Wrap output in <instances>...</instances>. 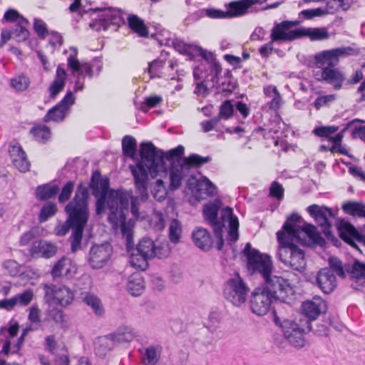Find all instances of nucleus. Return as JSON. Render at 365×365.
<instances>
[{
    "label": "nucleus",
    "instance_id": "nucleus-1",
    "mask_svg": "<svg viewBox=\"0 0 365 365\" xmlns=\"http://www.w3.org/2000/svg\"><path fill=\"white\" fill-rule=\"evenodd\" d=\"M110 180L107 177L102 178L99 171L93 173L90 187L92 194L98 197L96 201V213H102L106 205L110 210L108 219L113 225L120 223V230L123 237L127 241L128 247L133 246V237L132 229L126 225V214L129 207V200H130V212L133 216L138 218L140 216L139 207L140 202H145L148 198L143 200L141 195L135 189L139 196H133L132 190H124L121 189H109ZM135 188L136 187L135 186Z\"/></svg>",
    "mask_w": 365,
    "mask_h": 365
},
{
    "label": "nucleus",
    "instance_id": "nucleus-2",
    "mask_svg": "<svg viewBox=\"0 0 365 365\" xmlns=\"http://www.w3.org/2000/svg\"><path fill=\"white\" fill-rule=\"evenodd\" d=\"M302 222L301 216L293 213L287 217L283 230L277 233L279 261L287 267L298 272H302L307 264L304 250L298 247L295 242L302 246L319 245L324 247L326 245L325 240L314 225L306 222L301 225Z\"/></svg>",
    "mask_w": 365,
    "mask_h": 365
},
{
    "label": "nucleus",
    "instance_id": "nucleus-3",
    "mask_svg": "<svg viewBox=\"0 0 365 365\" xmlns=\"http://www.w3.org/2000/svg\"><path fill=\"white\" fill-rule=\"evenodd\" d=\"M140 160L135 165H130L131 171L136 189L141 195L143 200L148 198V174L152 178L158 175L165 176L168 173V168L173 162L182 159L185 148L179 145L170 149L166 153L158 149L151 142H142L140 145Z\"/></svg>",
    "mask_w": 365,
    "mask_h": 365
},
{
    "label": "nucleus",
    "instance_id": "nucleus-4",
    "mask_svg": "<svg viewBox=\"0 0 365 365\" xmlns=\"http://www.w3.org/2000/svg\"><path fill=\"white\" fill-rule=\"evenodd\" d=\"M88 198V188L81 183L76 190L74 197L65 207V212L68 215L66 220L62 224H58L53 230L56 236L63 237L72 228L70 237L72 252L81 249L83 230L89 217Z\"/></svg>",
    "mask_w": 365,
    "mask_h": 365
},
{
    "label": "nucleus",
    "instance_id": "nucleus-5",
    "mask_svg": "<svg viewBox=\"0 0 365 365\" xmlns=\"http://www.w3.org/2000/svg\"><path fill=\"white\" fill-rule=\"evenodd\" d=\"M359 51L352 47H338L323 51L315 55V63L322 68V80L333 86L334 90H340L346 85V76L343 72L335 68L339 62V58L348 56H357Z\"/></svg>",
    "mask_w": 365,
    "mask_h": 365
},
{
    "label": "nucleus",
    "instance_id": "nucleus-6",
    "mask_svg": "<svg viewBox=\"0 0 365 365\" xmlns=\"http://www.w3.org/2000/svg\"><path fill=\"white\" fill-rule=\"evenodd\" d=\"M274 322L279 325L283 332V335L289 343L295 348H302L304 346L303 334L313 331L315 334L323 336L327 334V326L309 321H302L301 324L291 319L280 321L277 317H274Z\"/></svg>",
    "mask_w": 365,
    "mask_h": 365
},
{
    "label": "nucleus",
    "instance_id": "nucleus-7",
    "mask_svg": "<svg viewBox=\"0 0 365 365\" xmlns=\"http://www.w3.org/2000/svg\"><path fill=\"white\" fill-rule=\"evenodd\" d=\"M242 253L247 257V268L250 274H259L263 278L272 273L273 266L269 255L252 248L249 242L245 245Z\"/></svg>",
    "mask_w": 365,
    "mask_h": 365
},
{
    "label": "nucleus",
    "instance_id": "nucleus-8",
    "mask_svg": "<svg viewBox=\"0 0 365 365\" xmlns=\"http://www.w3.org/2000/svg\"><path fill=\"white\" fill-rule=\"evenodd\" d=\"M264 282L259 287L274 302H285L289 295L292 294L293 289L289 280L277 275L269 274L263 277Z\"/></svg>",
    "mask_w": 365,
    "mask_h": 365
},
{
    "label": "nucleus",
    "instance_id": "nucleus-9",
    "mask_svg": "<svg viewBox=\"0 0 365 365\" xmlns=\"http://www.w3.org/2000/svg\"><path fill=\"white\" fill-rule=\"evenodd\" d=\"M307 211L310 216L322 228V232L327 240L331 241L334 246L339 247L341 245L340 240L330 230L331 226V219L335 218L336 212L331 208L327 206H319L316 204L309 205L307 207Z\"/></svg>",
    "mask_w": 365,
    "mask_h": 365
},
{
    "label": "nucleus",
    "instance_id": "nucleus-10",
    "mask_svg": "<svg viewBox=\"0 0 365 365\" xmlns=\"http://www.w3.org/2000/svg\"><path fill=\"white\" fill-rule=\"evenodd\" d=\"M133 245H135L134 243ZM126 247H128L127 245ZM154 248L155 242L151 239L146 237L143 238L135 248L132 245L130 247H127L128 251L131 249L133 250L130 260L131 265L141 270L146 269L148 267V260L152 258Z\"/></svg>",
    "mask_w": 365,
    "mask_h": 365
},
{
    "label": "nucleus",
    "instance_id": "nucleus-11",
    "mask_svg": "<svg viewBox=\"0 0 365 365\" xmlns=\"http://www.w3.org/2000/svg\"><path fill=\"white\" fill-rule=\"evenodd\" d=\"M250 291L243 279L237 274L235 277L227 280L224 286L225 298L236 307H240L247 300Z\"/></svg>",
    "mask_w": 365,
    "mask_h": 365
},
{
    "label": "nucleus",
    "instance_id": "nucleus-12",
    "mask_svg": "<svg viewBox=\"0 0 365 365\" xmlns=\"http://www.w3.org/2000/svg\"><path fill=\"white\" fill-rule=\"evenodd\" d=\"M99 18L90 23V27L96 31H106L112 29L117 31L118 28L124 24V19L118 9L108 8L101 10Z\"/></svg>",
    "mask_w": 365,
    "mask_h": 365
},
{
    "label": "nucleus",
    "instance_id": "nucleus-13",
    "mask_svg": "<svg viewBox=\"0 0 365 365\" xmlns=\"http://www.w3.org/2000/svg\"><path fill=\"white\" fill-rule=\"evenodd\" d=\"M299 23L300 21L297 20L275 22L271 31L270 38L275 42L292 41L300 38V28L291 30Z\"/></svg>",
    "mask_w": 365,
    "mask_h": 365
},
{
    "label": "nucleus",
    "instance_id": "nucleus-14",
    "mask_svg": "<svg viewBox=\"0 0 365 365\" xmlns=\"http://www.w3.org/2000/svg\"><path fill=\"white\" fill-rule=\"evenodd\" d=\"M274 301L259 287L251 294L250 305L251 311L257 316L265 315Z\"/></svg>",
    "mask_w": 365,
    "mask_h": 365
},
{
    "label": "nucleus",
    "instance_id": "nucleus-15",
    "mask_svg": "<svg viewBox=\"0 0 365 365\" xmlns=\"http://www.w3.org/2000/svg\"><path fill=\"white\" fill-rule=\"evenodd\" d=\"M74 103V97L73 93L68 91L63 99L55 106L49 109L46 115L43 117L44 122L63 121L66 118L69 107Z\"/></svg>",
    "mask_w": 365,
    "mask_h": 365
},
{
    "label": "nucleus",
    "instance_id": "nucleus-16",
    "mask_svg": "<svg viewBox=\"0 0 365 365\" xmlns=\"http://www.w3.org/2000/svg\"><path fill=\"white\" fill-rule=\"evenodd\" d=\"M112 247L108 243L93 245L89 252L88 263L93 269H100L106 265L112 255Z\"/></svg>",
    "mask_w": 365,
    "mask_h": 365
},
{
    "label": "nucleus",
    "instance_id": "nucleus-17",
    "mask_svg": "<svg viewBox=\"0 0 365 365\" xmlns=\"http://www.w3.org/2000/svg\"><path fill=\"white\" fill-rule=\"evenodd\" d=\"M339 237L345 242L361 252L356 242L365 247V235L360 234L350 223L341 220L337 225Z\"/></svg>",
    "mask_w": 365,
    "mask_h": 365
},
{
    "label": "nucleus",
    "instance_id": "nucleus-18",
    "mask_svg": "<svg viewBox=\"0 0 365 365\" xmlns=\"http://www.w3.org/2000/svg\"><path fill=\"white\" fill-rule=\"evenodd\" d=\"M327 311V304L320 297L316 296L312 300H307L302 304V312L306 319H300L298 324L302 321L315 322L317 317Z\"/></svg>",
    "mask_w": 365,
    "mask_h": 365
},
{
    "label": "nucleus",
    "instance_id": "nucleus-19",
    "mask_svg": "<svg viewBox=\"0 0 365 365\" xmlns=\"http://www.w3.org/2000/svg\"><path fill=\"white\" fill-rule=\"evenodd\" d=\"M44 291L46 298H53L62 307L70 304L74 298L73 292L64 285L46 284Z\"/></svg>",
    "mask_w": 365,
    "mask_h": 365
},
{
    "label": "nucleus",
    "instance_id": "nucleus-20",
    "mask_svg": "<svg viewBox=\"0 0 365 365\" xmlns=\"http://www.w3.org/2000/svg\"><path fill=\"white\" fill-rule=\"evenodd\" d=\"M58 250V247L53 242L44 240H36L29 250L31 257H41L49 259L53 257Z\"/></svg>",
    "mask_w": 365,
    "mask_h": 365
},
{
    "label": "nucleus",
    "instance_id": "nucleus-21",
    "mask_svg": "<svg viewBox=\"0 0 365 365\" xmlns=\"http://www.w3.org/2000/svg\"><path fill=\"white\" fill-rule=\"evenodd\" d=\"M317 286L325 294H330L336 287V278L333 271L327 267L321 269L316 277Z\"/></svg>",
    "mask_w": 365,
    "mask_h": 365
},
{
    "label": "nucleus",
    "instance_id": "nucleus-22",
    "mask_svg": "<svg viewBox=\"0 0 365 365\" xmlns=\"http://www.w3.org/2000/svg\"><path fill=\"white\" fill-rule=\"evenodd\" d=\"M221 219L225 224V222H229V230L227 243L230 245L235 244L239 239V221L237 217L232 214V210L230 207H226L222 210Z\"/></svg>",
    "mask_w": 365,
    "mask_h": 365
},
{
    "label": "nucleus",
    "instance_id": "nucleus-23",
    "mask_svg": "<svg viewBox=\"0 0 365 365\" xmlns=\"http://www.w3.org/2000/svg\"><path fill=\"white\" fill-rule=\"evenodd\" d=\"M170 190H176L182 184V180L188 175V171L179 160L173 162L168 168Z\"/></svg>",
    "mask_w": 365,
    "mask_h": 365
},
{
    "label": "nucleus",
    "instance_id": "nucleus-24",
    "mask_svg": "<svg viewBox=\"0 0 365 365\" xmlns=\"http://www.w3.org/2000/svg\"><path fill=\"white\" fill-rule=\"evenodd\" d=\"M220 207V200H215L214 202H210L205 205L203 207V215L205 219L212 226V230L217 227H225L223 221L217 218L218 212Z\"/></svg>",
    "mask_w": 365,
    "mask_h": 365
},
{
    "label": "nucleus",
    "instance_id": "nucleus-25",
    "mask_svg": "<svg viewBox=\"0 0 365 365\" xmlns=\"http://www.w3.org/2000/svg\"><path fill=\"white\" fill-rule=\"evenodd\" d=\"M345 269L346 272L355 280L356 284H359L361 287L365 285V262L354 259L351 265L345 264Z\"/></svg>",
    "mask_w": 365,
    "mask_h": 365
},
{
    "label": "nucleus",
    "instance_id": "nucleus-26",
    "mask_svg": "<svg viewBox=\"0 0 365 365\" xmlns=\"http://www.w3.org/2000/svg\"><path fill=\"white\" fill-rule=\"evenodd\" d=\"M66 72L61 65H58L54 81L50 85L48 91L50 98L54 99L63 90L66 83Z\"/></svg>",
    "mask_w": 365,
    "mask_h": 365
},
{
    "label": "nucleus",
    "instance_id": "nucleus-27",
    "mask_svg": "<svg viewBox=\"0 0 365 365\" xmlns=\"http://www.w3.org/2000/svg\"><path fill=\"white\" fill-rule=\"evenodd\" d=\"M192 240L195 245L204 251H208L212 247V237L205 228L198 227L195 230L192 232Z\"/></svg>",
    "mask_w": 365,
    "mask_h": 365
},
{
    "label": "nucleus",
    "instance_id": "nucleus-28",
    "mask_svg": "<svg viewBox=\"0 0 365 365\" xmlns=\"http://www.w3.org/2000/svg\"><path fill=\"white\" fill-rule=\"evenodd\" d=\"M145 288V282L140 272H135L130 275L128 279L126 289L133 296H139Z\"/></svg>",
    "mask_w": 365,
    "mask_h": 365
},
{
    "label": "nucleus",
    "instance_id": "nucleus-29",
    "mask_svg": "<svg viewBox=\"0 0 365 365\" xmlns=\"http://www.w3.org/2000/svg\"><path fill=\"white\" fill-rule=\"evenodd\" d=\"M308 36L312 41H323L329 38L327 29L322 28H300V38Z\"/></svg>",
    "mask_w": 365,
    "mask_h": 365
},
{
    "label": "nucleus",
    "instance_id": "nucleus-30",
    "mask_svg": "<svg viewBox=\"0 0 365 365\" xmlns=\"http://www.w3.org/2000/svg\"><path fill=\"white\" fill-rule=\"evenodd\" d=\"M59 188L56 185L50 183L38 185L36 188V197L40 201H45L56 196Z\"/></svg>",
    "mask_w": 365,
    "mask_h": 365
},
{
    "label": "nucleus",
    "instance_id": "nucleus-31",
    "mask_svg": "<svg viewBox=\"0 0 365 365\" xmlns=\"http://www.w3.org/2000/svg\"><path fill=\"white\" fill-rule=\"evenodd\" d=\"M212 158L210 156L202 157L197 154H192L187 158H183L178 160L189 172L191 168H200L204 164L210 162Z\"/></svg>",
    "mask_w": 365,
    "mask_h": 365
},
{
    "label": "nucleus",
    "instance_id": "nucleus-32",
    "mask_svg": "<svg viewBox=\"0 0 365 365\" xmlns=\"http://www.w3.org/2000/svg\"><path fill=\"white\" fill-rule=\"evenodd\" d=\"M115 345L110 334L101 336L95 347L96 354L101 357H104L108 352L114 348Z\"/></svg>",
    "mask_w": 365,
    "mask_h": 365
},
{
    "label": "nucleus",
    "instance_id": "nucleus-33",
    "mask_svg": "<svg viewBox=\"0 0 365 365\" xmlns=\"http://www.w3.org/2000/svg\"><path fill=\"white\" fill-rule=\"evenodd\" d=\"M229 9L226 11L228 19L238 17L245 14L249 9L245 0L233 1L228 4Z\"/></svg>",
    "mask_w": 365,
    "mask_h": 365
},
{
    "label": "nucleus",
    "instance_id": "nucleus-34",
    "mask_svg": "<svg viewBox=\"0 0 365 365\" xmlns=\"http://www.w3.org/2000/svg\"><path fill=\"white\" fill-rule=\"evenodd\" d=\"M29 24V21L24 17H21V21H19L11 29L13 33V38L17 42H23L26 41L29 36V31L25 28Z\"/></svg>",
    "mask_w": 365,
    "mask_h": 365
},
{
    "label": "nucleus",
    "instance_id": "nucleus-35",
    "mask_svg": "<svg viewBox=\"0 0 365 365\" xmlns=\"http://www.w3.org/2000/svg\"><path fill=\"white\" fill-rule=\"evenodd\" d=\"M130 28L139 36L147 37L148 36V29L144 21L136 15H130L128 18Z\"/></svg>",
    "mask_w": 365,
    "mask_h": 365
},
{
    "label": "nucleus",
    "instance_id": "nucleus-36",
    "mask_svg": "<svg viewBox=\"0 0 365 365\" xmlns=\"http://www.w3.org/2000/svg\"><path fill=\"white\" fill-rule=\"evenodd\" d=\"M342 209L348 215L365 217V204L355 201H347L343 204Z\"/></svg>",
    "mask_w": 365,
    "mask_h": 365
},
{
    "label": "nucleus",
    "instance_id": "nucleus-37",
    "mask_svg": "<svg viewBox=\"0 0 365 365\" xmlns=\"http://www.w3.org/2000/svg\"><path fill=\"white\" fill-rule=\"evenodd\" d=\"M162 347L160 346H150L145 349L143 356L145 365H155L160 359Z\"/></svg>",
    "mask_w": 365,
    "mask_h": 365
},
{
    "label": "nucleus",
    "instance_id": "nucleus-38",
    "mask_svg": "<svg viewBox=\"0 0 365 365\" xmlns=\"http://www.w3.org/2000/svg\"><path fill=\"white\" fill-rule=\"evenodd\" d=\"M122 150L124 155L135 159L137 151V141L130 135H125L122 140Z\"/></svg>",
    "mask_w": 365,
    "mask_h": 365
},
{
    "label": "nucleus",
    "instance_id": "nucleus-39",
    "mask_svg": "<svg viewBox=\"0 0 365 365\" xmlns=\"http://www.w3.org/2000/svg\"><path fill=\"white\" fill-rule=\"evenodd\" d=\"M83 302L92 309L96 316L102 317L104 314L103 306L101 299L97 296L88 293L85 296Z\"/></svg>",
    "mask_w": 365,
    "mask_h": 365
},
{
    "label": "nucleus",
    "instance_id": "nucleus-40",
    "mask_svg": "<svg viewBox=\"0 0 365 365\" xmlns=\"http://www.w3.org/2000/svg\"><path fill=\"white\" fill-rule=\"evenodd\" d=\"M58 211L57 205L54 202H48L45 203L39 212L38 220L40 222H44L48 220L49 217L54 216Z\"/></svg>",
    "mask_w": 365,
    "mask_h": 365
},
{
    "label": "nucleus",
    "instance_id": "nucleus-41",
    "mask_svg": "<svg viewBox=\"0 0 365 365\" xmlns=\"http://www.w3.org/2000/svg\"><path fill=\"white\" fill-rule=\"evenodd\" d=\"M30 133L34 135L36 140L41 143H45L51 136L49 128L44 125L33 127Z\"/></svg>",
    "mask_w": 365,
    "mask_h": 365
},
{
    "label": "nucleus",
    "instance_id": "nucleus-42",
    "mask_svg": "<svg viewBox=\"0 0 365 365\" xmlns=\"http://www.w3.org/2000/svg\"><path fill=\"white\" fill-rule=\"evenodd\" d=\"M115 344L130 342L133 340L134 335L129 328L118 329L115 333L110 334Z\"/></svg>",
    "mask_w": 365,
    "mask_h": 365
},
{
    "label": "nucleus",
    "instance_id": "nucleus-43",
    "mask_svg": "<svg viewBox=\"0 0 365 365\" xmlns=\"http://www.w3.org/2000/svg\"><path fill=\"white\" fill-rule=\"evenodd\" d=\"M31 83L28 76L21 74L11 79V86L17 91H24L27 90Z\"/></svg>",
    "mask_w": 365,
    "mask_h": 365
},
{
    "label": "nucleus",
    "instance_id": "nucleus-44",
    "mask_svg": "<svg viewBox=\"0 0 365 365\" xmlns=\"http://www.w3.org/2000/svg\"><path fill=\"white\" fill-rule=\"evenodd\" d=\"M210 73L205 76H208L209 86L210 88L219 86V75L222 72V67L220 63H215L212 67L209 68Z\"/></svg>",
    "mask_w": 365,
    "mask_h": 365
},
{
    "label": "nucleus",
    "instance_id": "nucleus-45",
    "mask_svg": "<svg viewBox=\"0 0 365 365\" xmlns=\"http://www.w3.org/2000/svg\"><path fill=\"white\" fill-rule=\"evenodd\" d=\"M329 269L335 272L339 277L341 278L346 277L345 265L344 266L342 262L336 257H330L329 258Z\"/></svg>",
    "mask_w": 365,
    "mask_h": 365
},
{
    "label": "nucleus",
    "instance_id": "nucleus-46",
    "mask_svg": "<svg viewBox=\"0 0 365 365\" xmlns=\"http://www.w3.org/2000/svg\"><path fill=\"white\" fill-rule=\"evenodd\" d=\"M349 6L344 3V0H327L325 7L322 8L324 15L334 14L341 8L343 10H347Z\"/></svg>",
    "mask_w": 365,
    "mask_h": 365
},
{
    "label": "nucleus",
    "instance_id": "nucleus-47",
    "mask_svg": "<svg viewBox=\"0 0 365 365\" xmlns=\"http://www.w3.org/2000/svg\"><path fill=\"white\" fill-rule=\"evenodd\" d=\"M182 232L181 224L177 219H173L169 227V238L173 243L179 242Z\"/></svg>",
    "mask_w": 365,
    "mask_h": 365
},
{
    "label": "nucleus",
    "instance_id": "nucleus-48",
    "mask_svg": "<svg viewBox=\"0 0 365 365\" xmlns=\"http://www.w3.org/2000/svg\"><path fill=\"white\" fill-rule=\"evenodd\" d=\"M195 53L200 55L205 61L209 64V68L212 67L215 63H219L214 55L211 52H208L207 50L202 48L200 46L195 45L192 49V53Z\"/></svg>",
    "mask_w": 365,
    "mask_h": 365
},
{
    "label": "nucleus",
    "instance_id": "nucleus-49",
    "mask_svg": "<svg viewBox=\"0 0 365 365\" xmlns=\"http://www.w3.org/2000/svg\"><path fill=\"white\" fill-rule=\"evenodd\" d=\"M165 61L156 59L149 63L148 71L152 78H160L161 70L164 67Z\"/></svg>",
    "mask_w": 365,
    "mask_h": 365
},
{
    "label": "nucleus",
    "instance_id": "nucleus-50",
    "mask_svg": "<svg viewBox=\"0 0 365 365\" xmlns=\"http://www.w3.org/2000/svg\"><path fill=\"white\" fill-rule=\"evenodd\" d=\"M220 117L222 120H228L234 114V106L230 100L225 101L220 106L219 109Z\"/></svg>",
    "mask_w": 365,
    "mask_h": 365
},
{
    "label": "nucleus",
    "instance_id": "nucleus-51",
    "mask_svg": "<svg viewBox=\"0 0 365 365\" xmlns=\"http://www.w3.org/2000/svg\"><path fill=\"white\" fill-rule=\"evenodd\" d=\"M74 185L75 183L73 181H68L65 184L58 197L60 203H63L70 199L74 189Z\"/></svg>",
    "mask_w": 365,
    "mask_h": 365
},
{
    "label": "nucleus",
    "instance_id": "nucleus-52",
    "mask_svg": "<svg viewBox=\"0 0 365 365\" xmlns=\"http://www.w3.org/2000/svg\"><path fill=\"white\" fill-rule=\"evenodd\" d=\"M3 267L7 274L11 277H15L20 273V265L19 263L13 259L6 260L3 264Z\"/></svg>",
    "mask_w": 365,
    "mask_h": 365
},
{
    "label": "nucleus",
    "instance_id": "nucleus-53",
    "mask_svg": "<svg viewBox=\"0 0 365 365\" xmlns=\"http://www.w3.org/2000/svg\"><path fill=\"white\" fill-rule=\"evenodd\" d=\"M336 99V95L329 94L327 96H319L314 102V106L317 110H319L323 106H328Z\"/></svg>",
    "mask_w": 365,
    "mask_h": 365
},
{
    "label": "nucleus",
    "instance_id": "nucleus-54",
    "mask_svg": "<svg viewBox=\"0 0 365 365\" xmlns=\"http://www.w3.org/2000/svg\"><path fill=\"white\" fill-rule=\"evenodd\" d=\"M339 129L338 126H318L313 130V133L319 137L329 138L331 134L334 133Z\"/></svg>",
    "mask_w": 365,
    "mask_h": 365
},
{
    "label": "nucleus",
    "instance_id": "nucleus-55",
    "mask_svg": "<svg viewBox=\"0 0 365 365\" xmlns=\"http://www.w3.org/2000/svg\"><path fill=\"white\" fill-rule=\"evenodd\" d=\"M210 88L208 76H205L202 81L195 83L194 93L198 96H206L210 93Z\"/></svg>",
    "mask_w": 365,
    "mask_h": 365
},
{
    "label": "nucleus",
    "instance_id": "nucleus-56",
    "mask_svg": "<svg viewBox=\"0 0 365 365\" xmlns=\"http://www.w3.org/2000/svg\"><path fill=\"white\" fill-rule=\"evenodd\" d=\"M34 29L40 39H44L48 34L46 23L39 19H34Z\"/></svg>",
    "mask_w": 365,
    "mask_h": 365
},
{
    "label": "nucleus",
    "instance_id": "nucleus-57",
    "mask_svg": "<svg viewBox=\"0 0 365 365\" xmlns=\"http://www.w3.org/2000/svg\"><path fill=\"white\" fill-rule=\"evenodd\" d=\"M38 237L37 230L36 229H31L29 231L24 232L20 237L19 245L21 246H26L30 243L33 244L35 239Z\"/></svg>",
    "mask_w": 365,
    "mask_h": 365
},
{
    "label": "nucleus",
    "instance_id": "nucleus-58",
    "mask_svg": "<svg viewBox=\"0 0 365 365\" xmlns=\"http://www.w3.org/2000/svg\"><path fill=\"white\" fill-rule=\"evenodd\" d=\"M202 15H205L211 19H228L226 11L222 10L210 8L207 9H202L200 11Z\"/></svg>",
    "mask_w": 365,
    "mask_h": 365
},
{
    "label": "nucleus",
    "instance_id": "nucleus-59",
    "mask_svg": "<svg viewBox=\"0 0 365 365\" xmlns=\"http://www.w3.org/2000/svg\"><path fill=\"white\" fill-rule=\"evenodd\" d=\"M33 292L31 290H26L21 294L15 295L14 299L16 300V305L19 304L23 306L28 305L33 299Z\"/></svg>",
    "mask_w": 365,
    "mask_h": 365
},
{
    "label": "nucleus",
    "instance_id": "nucleus-60",
    "mask_svg": "<svg viewBox=\"0 0 365 365\" xmlns=\"http://www.w3.org/2000/svg\"><path fill=\"white\" fill-rule=\"evenodd\" d=\"M47 314L49 319L54 321L56 324L64 322L65 315L61 309L57 308H51L48 309Z\"/></svg>",
    "mask_w": 365,
    "mask_h": 365
},
{
    "label": "nucleus",
    "instance_id": "nucleus-61",
    "mask_svg": "<svg viewBox=\"0 0 365 365\" xmlns=\"http://www.w3.org/2000/svg\"><path fill=\"white\" fill-rule=\"evenodd\" d=\"M153 252L154 253L152 255V258L155 257L160 259L167 257L170 253L168 245L166 243L158 246L155 243V248L153 249Z\"/></svg>",
    "mask_w": 365,
    "mask_h": 365
},
{
    "label": "nucleus",
    "instance_id": "nucleus-62",
    "mask_svg": "<svg viewBox=\"0 0 365 365\" xmlns=\"http://www.w3.org/2000/svg\"><path fill=\"white\" fill-rule=\"evenodd\" d=\"M284 188L281 184L277 181H274L269 188L270 196L281 200L284 197Z\"/></svg>",
    "mask_w": 365,
    "mask_h": 365
},
{
    "label": "nucleus",
    "instance_id": "nucleus-63",
    "mask_svg": "<svg viewBox=\"0 0 365 365\" xmlns=\"http://www.w3.org/2000/svg\"><path fill=\"white\" fill-rule=\"evenodd\" d=\"M66 260V258L62 257L56 262L51 272V274L53 278L62 276Z\"/></svg>",
    "mask_w": 365,
    "mask_h": 365
},
{
    "label": "nucleus",
    "instance_id": "nucleus-64",
    "mask_svg": "<svg viewBox=\"0 0 365 365\" xmlns=\"http://www.w3.org/2000/svg\"><path fill=\"white\" fill-rule=\"evenodd\" d=\"M13 164L21 173L29 171L31 165L26 158V154H24L20 158L15 159Z\"/></svg>",
    "mask_w": 365,
    "mask_h": 365
}]
</instances>
